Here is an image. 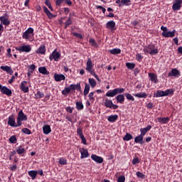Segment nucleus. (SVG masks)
<instances>
[{
    "mask_svg": "<svg viewBox=\"0 0 182 182\" xmlns=\"http://www.w3.org/2000/svg\"><path fill=\"white\" fill-rule=\"evenodd\" d=\"M79 151L81 154V156H80L81 159H84L88 158V156H89V151H87V149H83V148H80L79 149Z\"/></svg>",
    "mask_w": 182,
    "mask_h": 182,
    "instance_id": "obj_15",
    "label": "nucleus"
},
{
    "mask_svg": "<svg viewBox=\"0 0 182 182\" xmlns=\"http://www.w3.org/2000/svg\"><path fill=\"white\" fill-rule=\"evenodd\" d=\"M178 75H180V72L176 68L172 69L171 71L168 73L169 77H176Z\"/></svg>",
    "mask_w": 182,
    "mask_h": 182,
    "instance_id": "obj_22",
    "label": "nucleus"
},
{
    "mask_svg": "<svg viewBox=\"0 0 182 182\" xmlns=\"http://www.w3.org/2000/svg\"><path fill=\"white\" fill-rule=\"evenodd\" d=\"M140 163V161L139 160V158L136 157V158H134L133 160H132V165L135 166L138 164Z\"/></svg>",
    "mask_w": 182,
    "mask_h": 182,
    "instance_id": "obj_54",
    "label": "nucleus"
},
{
    "mask_svg": "<svg viewBox=\"0 0 182 182\" xmlns=\"http://www.w3.org/2000/svg\"><path fill=\"white\" fill-rule=\"evenodd\" d=\"M115 25V22H114L113 21H110L106 23V28L110 29L112 31L114 30Z\"/></svg>",
    "mask_w": 182,
    "mask_h": 182,
    "instance_id": "obj_21",
    "label": "nucleus"
},
{
    "mask_svg": "<svg viewBox=\"0 0 182 182\" xmlns=\"http://www.w3.org/2000/svg\"><path fill=\"white\" fill-rule=\"evenodd\" d=\"M7 124L11 126V127H21L18 123L16 124V117L14 114L8 117Z\"/></svg>",
    "mask_w": 182,
    "mask_h": 182,
    "instance_id": "obj_6",
    "label": "nucleus"
},
{
    "mask_svg": "<svg viewBox=\"0 0 182 182\" xmlns=\"http://www.w3.org/2000/svg\"><path fill=\"white\" fill-rule=\"evenodd\" d=\"M89 42L91 44V46H92L93 47H95V48L98 47L97 43H96V41H95V39L91 38V39H90Z\"/></svg>",
    "mask_w": 182,
    "mask_h": 182,
    "instance_id": "obj_48",
    "label": "nucleus"
},
{
    "mask_svg": "<svg viewBox=\"0 0 182 182\" xmlns=\"http://www.w3.org/2000/svg\"><path fill=\"white\" fill-rule=\"evenodd\" d=\"M117 103H120V105H122L124 102V95L122 94L118 95L116 97Z\"/></svg>",
    "mask_w": 182,
    "mask_h": 182,
    "instance_id": "obj_25",
    "label": "nucleus"
},
{
    "mask_svg": "<svg viewBox=\"0 0 182 182\" xmlns=\"http://www.w3.org/2000/svg\"><path fill=\"white\" fill-rule=\"evenodd\" d=\"M134 96H135V97H139V99H146L148 95L146 92H139L134 94Z\"/></svg>",
    "mask_w": 182,
    "mask_h": 182,
    "instance_id": "obj_28",
    "label": "nucleus"
},
{
    "mask_svg": "<svg viewBox=\"0 0 182 182\" xmlns=\"http://www.w3.org/2000/svg\"><path fill=\"white\" fill-rule=\"evenodd\" d=\"M118 116L117 114L114 115H110L109 116L107 120L108 122H110L111 123H114V122H116L117 120Z\"/></svg>",
    "mask_w": 182,
    "mask_h": 182,
    "instance_id": "obj_33",
    "label": "nucleus"
},
{
    "mask_svg": "<svg viewBox=\"0 0 182 182\" xmlns=\"http://www.w3.org/2000/svg\"><path fill=\"white\" fill-rule=\"evenodd\" d=\"M116 95H117V93H116V91L114 89L113 90H109L106 93V96L107 97H114V96H116Z\"/></svg>",
    "mask_w": 182,
    "mask_h": 182,
    "instance_id": "obj_32",
    "label": "nucleus"
},
{
    "mask_svg": "<svg viewBox=\"0 0 182 182\" xmlns=\"http://www.w3.org/2000/svg\"><path fill=\"white\" fill-rule=\"evenodd\" d=\"M16 153L18 155H23L25 154L26 153V149L23 148L22 146H18V148L16 149Z\"/></svg>",
    "mask_w": 182,
    "mask_h": 182,
    "instance_id": "obj_30",
    "label": "nucleus"
},
{
    "mask_svg": "<svg viewBox=\"0 0 182 182\" xmlns=\"http://www.w3.org/2000/svg\"><path fill=\"white\" fill-rule=\"evenodd\" d=\"M93 63L92 62V58H88L86 63L85 70L90 73V75H93L97 80H99V75H96V72H95V69H93Z\"/></svg>",
    "mask_w": 182,
    "mask_h": 182,
    "instance_id": "obj_2",
    "label": "nucleus"
},
{
    "mask_svg": "<svg viewBox=\"0 0 182 182\" xmlns=\"http://www.w3.org/2000/svg\"><path fill=\"white\" fill-rule=\"evenodd\" d=\"M95 95V92H91L89 95H88V97H89V100H90V102H95V97H93Z\"/></svg>",
    "mask_w": 182,
    "mask_h": 182,
    "instance_id": "obj_51",
    "label": "nucleus"
},
{
    "mask_svg": "<svg viewBox=\"0 0 182 182\" xmlns=\"http://www.w3.org/2000/svg\"><path fill=\"white\" fill-rule=\"evenodd\" d=\"M132 139H133V136L129 133H127L123 137L124 141H129V140H132Z\"/></svg>",
    "mask_w": 182,
    "mask_h": 182,
    "instance_id": "obj_39",
    "label": "nucleus"
},
{
    "mask_svg": "<svg viewBox=\"0 0 182 182\" xmlns=\"http://www.w3.org/2000/svg\"><path fill=\"white\" fill-rule=\"evenodd\" d=\"M173 92V89H167L165 91L157 90L156 92L154 95V97H164V96H168L169 95L172 96Z\"/></svg>",
    "mask_w": 182,
    "mask_h": 182,
    "instance_id": "obj_3",
    "label": "nucleus"
},
{
    "mask_svg": "<svg viewBox=\"0 0 182 182\" xmlns=\"http://www.w3.org/2000/svg\"><path fill=\"white\" fill-rule=\"evenodd\" d=\"M151 127H152L151 125H148L145 128H141L140 129V132H141L140 136L144 137V136H145L146 133H147V132H149V130H151Z\"/></svg>",
    "mask_w": 182,
    "mask_h": 182,
    "instance_id": "obj_19",
    "label": "nucleus"
},
{
    "mask_svg": "<svg viewBox=\"0 0 182 182\" xmlns=\"http://www.w3.org/2000/svg\"><path fill=\"white\" fill-rule=\"evenodd\" d=\"M16 50L19 51L20 53H22V52L30 53L32 50V48L30 45H26L20 47H16Z\"/></svg>",
    "mask_w": 182,
    "mask_h": 182,
    "instance_id": "obj_10",
    "label": "nucleus"
},
{
    "mask_svg": "<svg viewBox=\"0 0 182 182\" xmlns=\"http://www.w3.org/2000/svg\"><path fill=\"white\" fill-rule=\"evenodd\" d=\"M50 97H51L50 93L46 94L45 95V99H44L43 102H48V100H50Z\"/></svg>",
    "mask_w": 182,
    "mask_h": 182,
    "instance_id": "obj_58",
    "label": "nucleus"
},
{
    "mask_svg": "<svg viewBox=\"0 0 182 182\" xmlns=\"http://www.w3.org/2000/svg\"><path fill=\"white\" fill-rule=\"evenodd\" d=\"M34 36V29L28 28L22 35L23 39L29 40L31 37Z\"/></svg>",
    "mask_w": 182,
    "mask_h": 182,
    "instance_id": "obj_8",
    "label": "nucleus"
},
{
    "mask_svg": "<svg viewBox=\"0 0 182 182\" xmlns=\"http://www.w3.org/2000/svg\"><path fill=\"white\" fill-rule=\"evenodd\" d=\"M54 79L56 82H60L62 80H65L66 77L63 74H54Z\"/></svg>",
    "mask_w": 182,
    "mask_h": 182,
    "instance_id": "obj_18",
    "label": "nucleus"
},
{
    "mask_svg": "<svg viewBox=\"0 0 182 182\" xmlns=\"http://www.w3.org/2000/svg\"><path fill=\"white\" fill-rule=\"evenodd\" d=\"M22 133H24V134H31V129L28 128H23L21 130Z\"/></svg>",
    "mask_w": 182,
    "mask_h": 182,
    "instance_id": "obj_49",
    "label": "nucleus"
},
{
    "mask_svg": "<svg viewBox=\"0 0 182 182\" xmlns=\"http://www.w3.org/2000/svg\"><path fill=\"white\" fill-rule=\"evenodd\" d=\"M28 84V82L27 81H22L21 82V85H20V89L21 91H23V92L26 93V92H29V87L28 86H26Z\"/></svg>",
    "mask_w": 182,
    "mask_h": 182,
    "instance_id": "obj_14",
    "label": "nucleus"
},
{
    "mask_svg": "<svg viewBox=\"0 0 182 182\" xmlns=\"http://www.w3.org/2000/svg\"><path fill=\"white\" fill-rule=\"evenodd\" d=\"M109 53H110L112 55H117L121 53V50L119 48H114L109 50Z\"/></svg>",
    "mask_w": 182,
    "mask_h": 182,
    "instance_id": "obj_38",
    "label": "nucleus"
},
{
    "mask_svg": "<svg viewBox=\"0 0 182 182\" xmlns=\"http://www.w3.org/2000/svg\"><path fill=\"white\" fill-rule=\"evenodd\" d=\"M159 53V50L157 48H155V47L150 50V52L149 53L150 55H156Z\"/></svg>",
    "mask_w": 182,
    "mask_h": 182,
    "instance_id": "obj_53",
    "label": "nucleus"
},
{
    "mask_svg": "<svg viewBox=\"0 0 182 182\" xmlns=\"http://www.w3.org/2000/svg\"><path fill=\"white\" fill-rule=\"evenodd\" d=\"M91 159L92 161H94L95 163L102 164L103 162V158L101 156H99L96 154H92Z\"/></svg>",
    "mask_w": 182,
    "mask_h": 182,
    "instance_id": "obj_16",
    "label": "nucleus"
},
{
    "mask_svg": "<svg viewBox=\"0 0 182 182\" xmlns=\"http://www.w3.org/2000/svg\"><path fill=\"white\" fill-rule=\"evenodd\" d=\"M126 66L128 69L132 70L135 68L136 65L134 63H127Z\"/></svg>",
    "mask_w": 182,
    "mask_h": 182,
    "instance_id": "obj_43",
    "label": "nucleus"
},
{
    "mask_svg": "<svg viewBox=\"0 0 182 182\" xmlns=\"http://www.w3.org/2000/svg\"><path fill=\"white\" fill-rule=\"evenodd\" d=\"M28 120V117L24 114L23 110L18 112L17 117V123L18 126H22V122H26Z\"/></svg>",
    "mask_w": 182,
    "mask_h": 182,
    "instance_id": "obj_4",
    "label": "nucleus"
},
{
    "mask_svg": "<svg viewBox=\"0 0 182 182\" xmlns=\"http://www.w3.org/2000/svg\"><path fill=\"white\" fill-rule=\"evenodd\" d=\"M43 132L44 134H50L51 133L52 129L50 125H44L43 127Z\"/></svg>",
    "mask_w": 182,
    "mask_h": 182,
    "instance_id": "obj_27",
    "label": "nucleus"
},
{
    "mask_svg": "<svg viewBox=\"0 0 182 182\" xmlns=\"http://www.w3.org/2000/svg\"><path fill=\"white\" fill-rule=\"evenodd\" d=\"M72 23V19L69 18L68 21L64 23L65 25V28H67Z\"/></svg>",
    "mask_w": 182,
    "mask_h": 182,
    "instance_id": "obj_55",
    "label": "nucleus"
},
{
    "mask_svg": "<svg viewBox=\"0 0 182 182\" xmlns=\"http://www.w3.org/2000/svg\"><path fill=\"white\" fill-rule=\"evenodd\" d=\"M36 99H43V97H45L44 92H42L41 91L38 90L37 92L35 94Z\"/></svg>",
    "mask_w": 182,
    "mask_h": 182,
    "instance_id": "obj_34",
    "label": "nucleus"
},
{
    "mask_svg": "<svg viewBox=\"0 0 182 182\" xmlns=\"http://www.w3.org/2000/svg\"><path fill=\"white\" fill-rule=\"evenodd\" d=\"M46 14L48 16V18H53L54 17L53 14L48 10L46 12Z\"/></svg>",
    "mask_w": 182,
    "mask_h": 182,
    "instance_id": "obj_57",
    "label": "nucleus"
},
{
    "mask_svg": "<svg viewBox=\"0 0 182 182\" xmlns=\"http://www.w3.org/2000/svg\"><path fill=\"white\" fill-rule=\"evenodd\" d=\"M90 91V85L87 83H85V87L84 90V96H87L89 92Z\"/></svg>",
    "mask_w": 182,
    "mask_h": 182,
    "instance_id": "obj_37",
    "label": "nucleus"
},
{
    "mask_svg": "<svg viewBox=\"0 0 182 182\" xmlns=\"http://www.w3.org/2000/svg\"><path fill=\"white\" fill-rule=\"evenodd\" d=\"M142 59H143V56L141 54L137 53L136 55V60L137 61L140 62L141 60H142Z\"/></svg>",
    "mask_w": 182,
    "mask_h": 182,
    "instance_id": "obj_59",
    "label": "nucleus"
},
{
    "mask_svg": "<svg viewBox=\"0 0 182 182\" xmlns=\"http://www.w3.org/2000/svg\"><path fill=\"white\" fill-rule=\"evenodd\" d=\"M105 107H107L108 109H114V110H116V109H118V105H114L112 101L111 100H108V99H105Z\"/></svg>",
    "mask_w": 182,
    "mask_h": 182,
    "instance_id": "obj_11",
    "label": "nucleus"
},
{
    "mask_svg": "<svg viewBox=\"0 0 182 182\" xmlns=\"http://www.w3.org/2000/svg\"><path fill=\"white\" fill-rule=\"evenodd\" d=\"M161 29L163 31L162 36L164 37L172 38L175 36L176 30H173V31H168L167 28L164 26L161 27Z\"/></svg>",
    "mask_w": 182,
    "mask_h": 182,
    "instance_id": "obj_5",
    "label": "nucleus"
},
{
    "mask_svg": "<svg viewBox=\"0 0 182 182\" xmlns=\"http://www.w3.org/2000/svg\"><path fill=\"white\" fill-rule=\"evenodd\" d=\"M28 176L32 180H35L38 176V171L31 170L28 172Z\"/></svg>",
    "mask_w": 182,
    "mask_h": 182,
    "instance_id": "obj_23",
    "label": "nucleus"
},
{
    "mask_svg": "<svg viewBox=\"0 0 182 182\" xmlns=\"http://www.w3.org/2000/svg\"><path fill=\"white\" fill-rule=\"evenodd\" d=\"M136 177L141 179H145V175L143 173H141L140 171H137L136 173Z\"/></svg>",
    "mask_w": 182,
    "mask_h": 182,
    "instance_id": "obj_46",
    "label": "nucleus"
},
{
    "mask_svg": "<svg viewBox=\"0 0 182 182\" xmlns=\"http://www.w3.org/2000/svg\"><path fill=\"white\" fill-rule=\"evenodd\" d=\"M80 139H81L82 144H87L86 138L85 137V135H83L82 136H80Z\"/></svg>",
    "mask_w": 182,
    "mask_h": 182,
    "instance_id": "obj_60",
    "label": "nucleus"
},
{
    "mask_svg": "<svg viewBox=\"0 0 182 182\" xmlns=\"http://www.w3.org/2000/svg\"><path fill=\"white\" fill-rule=\"evenodd\" d=\"M147 109H153L154 107V104L152 102H149L147 105H146Z\"/></svg>",
    "mask_w": 182,
    "mask_h": 182,
    "instance_id": "obj_63",
    "label": "nucleus"
},
{
    "mask_svg": "<svg viewBox=\"0 0 182 182\" xmlns=\"http://www.w3.org/2000/svg\"><path fill=\"white\" fill-rule=\"evenodd\" d=\"M36 53L37 54H46V46L44 45H41L38 49L36 51Z\"/></svg>",
    "mask_w": 182,
    "mask_h": 182,
    "instance_id": "obj_26",
    "label": "nucleus"
},
{
    "mask_svg": "<svg viewBox=\"0 0 182 182\" xmlns=\"http://www.w3.org/2000/svg\"><path fill=\"white\" fill-rule=\"evenodd\" d=\"M124 96L127 100H131L132 102H134V97L129 93H125Z\"/></svg>",
    "mask_w": 182,
    "mask_h": 182,
    "instance_id": "obj_42",
    "label": "nucleus"
},
{
    "mask_svg": "<svg viewBox=\"0 0 182 182\" xmlns=\"http://www.w3.org/2000/svg\"><path fill=\"white\" fill-rule=\"evenodd\" d=\"M77 90L78 91H80L82 90V87L80 86V82L75 84L70 85L69 87H65L64 90L62 91V94L64 96H68V94L72 90Z\"/></svg>",
    "mask_w": 182,
    "mask_h": 182,
    "instance_id": "obj_1",
    "label": "nucleus"
},
{
    "mask_svg": "<svg viewBox=\"0 0 182 182\" xmlns=\"http://www.w3.org/2000/svg\"><path fill=\"white\" fill-rule=\"evenodd\" d=\"M9 141H10L11 144H15L17 143V138L16 135L10 136Z\"/></svg>",
    "mask_w": 182,
    "mask_h": 182,
    "instance_id": "obj_40",
    "label": "nucleus"
},
{
    "mask_svg": "<svg viewBox=\"0 0 182 182\" xmlns=\"http://www.w3.org/2000/svg\"><path fill=\"white\" fill-rule=\"evenodd\" d=\"M97 9H101L102 11V13L105 14L106 11V9L105 8H103L102 6H97Z\"/></svg>",
    "mask_w": 182,
    "mask_h": 182,
    "instance_id": "obj_64",
    "label": "nucleus"
},
{
    "mask_svg": "<svg viewBox=\"0 0 182 182\" xmlns=\"http://www.w3.org/2000/svg\"><path fill=\"white\" fill-rule=\"evenodd\" d=\"M143 140H144V137L141 135H139V136L135 137L134 142L136 144H143V143H144Z\"/></svg>",
    "mask_w": 182,
    "mask_h": 182,
    "instance_id": "obj_29",
    "label": "nucleus"
},
{
    "mask_svg": "<svg viewBox=\"0 0 182 182\" xmlns=\"http://www.w3.org/2000/svg\"><path fill=\"white\" fill-rule=\"evenodd\" d=\"M155 48V46L153 44H149L146 48L144 49V53H149L151 51Z\"/></svg>",
    "mask_w": 182,
    "mask_h": 182,
    "instance_id": "obj_35",
    "label": "nucleus"
},
{
    "mask_svg": "<svg viewBox=\"0 0 182 182\" xmlns=\"http://www.w3.org/2000/svg\"><path fill=\"white\" fill-rule=\"evenodd\" d=\"M114 91L116 92V95L121 94L124 92V88H116V89H114Z\"/></svg>",
    "mask_w": 182,
    "mask_h": 182,
    "instance_id": "obj_52",
    "label": "nucleus"
},
{
    "mask_svg": "<svg viewBox=\"0 0 182 182\" xmlns=\"http://www.w3.org/2000/svg\"><path fill=\"white\" fill-rule=\"evenodd\" d=\"M38 72L43 75H49L50 74V72L48 71V70L46 67H40L38 68Z\"/></svg>",
    "mask_w": 182,
    "mask_h": 182,
    "instance_id": "obj_31",
    "label": "nucleus"
},
{
    "mask_svg": "<svg viewBox=\"0 0 182 182\" xmlns=\"http://www.w3.org/2000/svg\"><path fill=\"white\" fill-rule=\"evenodd\" d=\"M66 112H68V113H73V107H68L66 108Z\"/></svg>",
    "mask_w": 182,
    "mask_h": 182,
    "instance_id": "obj_61",
    "label": "nucleus"
},
{
    "mask_svg": "<svg viewBox=\"0 0 182 182\" xmlns=\"http://www.w3.org/2000/svg\"><path fill=\"white\" fill-rule=\"evenodd\" d=\"M60 165L65 166L68 164V161L63 158H60L58 161Z\"/></svg>",
    "mask_w": 182,
    "mask_h": 182,
    "instance_id": "obj_45",
    "label": "nucleus"
},
{
    "mask_svg": "<svg viewBox=\"0 0 182 182\" xmlns=\"http://www.w3.org/2000/svg\"><path fill=\"white\" fill-rule=\"evenodd\" d=\"M0 68L6 72L9 75H13L14 71L13 70L12 68L10 67V66H8V65H6V66H1Z\"/></svg>",
    "mask_w": 182,
    "mask_h": 182,
    "instance_id": "obj_17",
    "label": "nucleus"
},
{
    "mask_svg": "<svg viewBox=\"0 0 182 182\" xmlns=\"http://www.w3.org/2000/svg\"><path fill=\"white\" fill-rule=\"evenodd\" d=\"M157 120L161 124H166V123H168L170 119L168 117H158Z\"/></svg>",
    "mask_w": 182,
    "mask_h": 182,
    "instance_id": "obj_24",
    "label": "nucleus"
},
{
    "mask_svg": "<svg viewBox=\"0 0 182 182\" xmlns=\"http://www.w3.org/2000/svg\"><path fill=\"white\" fill-rule=\"evenodd\" d=\"M0 91L2 94H5L6 96H12V90L6 86H2L1 84H0Z\"/></svg>",
    "mask_w": 182,
    "mask_h": 182,
    "instance_id": "obj_12",
    "label": "nucleus"
},
{
    "mask_svg": "<svg viewBox=\"0 0 182 182\" xmlns=\"http://www.w3.org/2000/svg\"><path fill=\"white\" fill-rule=\"evenodd\" d=\"M49 60L53 61V60L55 62L59 61L60 60V53L58 52V49H55L53 53L49 56Z\"/></svg>",
    "mask_w": 182,
    "mask_h": 182,
    "instance_id": "obj_7",
    "label": "nucleus"
},
{
    "mask_svg": "<svg viewBox=\"0 0 182 182\" xmlns=\"http://www.w3.org/2000/svg\"><path fill=\"white\" fill-rule=\"evenodd\" d=\"M77 134L79 136V137L83 136V129H82L80 127H78L77 129Z\"/></svg>",
    "mask_w": 182,
    "mask_h": 182,
    "instance_id": "obj_47",
    "label": "nucleus"
},
{
    "mask_svg": "<svg viewBox=\"0 0 182 182\" xmlns=\"http://www.w3.org/2000/svg\"><path fill=\"white\" fill-rule=\"evenodd\" d=\"M88 81H89V83H90V85H91L92 87H96V85H97V83L96 82V80H95V79H93V78H89V79H88Z\"/></svg>",
    "mask_w": 182,
    "mask_h": 182,
    "instance_id": "obj_41",
    "label": "nucleus"
},
{
    "mask_svg": "<svg viewBox=\"0 0 182 182\" xmlns=\"http://www.w3.org/2000/svg\"><path fill=\"white\" fill-rule=\"evenodd\" d=\"M9 15L8 12H6L2 16H0L1 24L9 26L11 24V21H9Z\"/></svg>",
    "mask_w": 182,
    "mask_h": 182,
    "instance_id": "obj_9",
    "label": "nucleus"
},
{
    "mask_svg": "<svg viewBox=\"0 0 182 182\" xmlns=\"http://www.w3.org/2000/svg\"><path fill=\"white\" fill-rule=\"evenodd\" d=\"M149 80L156 84L158 82L157 75L153 73H149Z\"/></svg>",
    "mask_w": 182,
    "mask_h": 182,
    "instance_id": "obj_20",
    "label": "nucleus"
},
{
    "mask_svg": "<svg viewBox=\"0 0 182 182\" xmlns=\"http://www.w3.org/2000/svg\"><path fill=\"white\" fill-rule=\"evenodd\" d=\"M132 4L131 1L130 0H122V6H130Z\"/></svg>",
    "mask_w": 182,
    "mask_h": 182,
    "instance_id": "obj_44",
    "label": "nucleus"
},
{
    "mask_svg": "<svg viewBox=\"0 0 182 182\" xmlns=\"http://www.w3.org/2000/svg\"><path fill=\"white\" fill-rule=\"evenodd\" d=\"M73 36H76L77 38H83V36H82V34L77 33H73Z\"/></svg>",
    "mask_w": 182,
    "mask_h": 182,
    "instance_id": "obj_62",
    "label": "nucleus"
},
{
    "mask_svg": "<svg viewBox=\"0 0 182 182\" xmlns=\"http://www.w3.org/2000/svg\"><path fill=\"white\" fill-rule=\"evenodd\" d=\"M117 182H125V177L124 176H121L117 178Z\"/></svg>",
    "mask_w": 182,
    "mask_h": 182,
    "instance_id": "obj_56",
    "label": "nucleus"
},
{
    "mask_svg": "<svg viewBox=\"0 0 182 182\" xmlns=\"http://www.w3.org/2000/svg\"><path fill=\"white\" fill-rule=\"evenodd\" d=\"M182 0H175V3H173L172 6V9L173 11H179L181 8Z\"/></svg>",
    "mask_w": 182,
    "mask_h": 182,
    "instance_id": "obj_13",
    "label": "nucleus"
},
{
    "mask_svg": "<svg viewBox=\"0 0 182 182\" xmlns=\"http://www.w3.org/2000/svg\"><path fill=\"white\" fill-rule=\"evenodd\" d=\"M45 4L47 5L50 10L53 11V8L49 0H46Z\"/></svg>",
    "mask_w": 182,
    "mask_h": 182,
    "instance_id": "obj_50",
    "label": "nucleus"
},
{
    "mask_svg": "<svg viewBox=\"0 0 182 182\" xmlns=\"http://www.w3.org/2000/svg\"><path fill=\"white\" fill-rule=\"evenodd\" d=\"M77 110H83V103L82 102H76L75 103Z\"/></svg>",
    "mask_w": 182,
    "mask_h": 182,
    "instance_id": "obj_36",
    "label": "nucleus"
}]
</instances>
